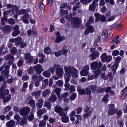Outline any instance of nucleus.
I'll return each mask as SVG.
<instances>
[{
    "instance_id": "f257e3e1",
    "label": "nucleus",
    "mask_w": 127,
    "mask_h": 127,
    "mask_svg": "<svg viewBox=\"0 0 127 127\" xmlns=\"http://www.w3.org/2000/svg\"><path fill=\"white\" fill-rule=\"evenodd\" d=\"M65 74L64 77L67 81L70 80V78L71 76L76 78L78 77L77 73L79 72V71L73 66H65L64 67Z\"/></svg>"
},
{
    "instance_id": "f03ea898",
    "label": "nucleus",
    "mask_w": 127,
    "mask_h": 127,
    "mask_svg": "<svg viewBox=\"0 0 127 127\" xmlns=\"http://www.w3.org/2000/svg\"><path fill=\"white\" fill-rule=\"evenodd\" d=\"M6 85L5 84L0 89V98L3 99V102L5 103L9 102L11 98V94L9 93V91L8 89H5Z\"/></svg>"
},
{
    "instance_id": "7ed1b4c3",
    "label": "nucleus",
    "mask_w": 127,
    "mask_h": 127,
    "mask_svg": "<svg viewBox=\"0 0 127 127\" xmlns=\"http://www.w3.org/2000/svg\"><path fill=\"white\" fill-rule=\"evenodd\" d=\"M102 65L100 62L98 63L97 61H95L91 64L90 67L91 69L93 70H99Z\"/></svg>"
},
{
    "instance_id": "20e7f679",
    "label": "nucleus",
    "mask_w": 127,
    "mask_h": 127,
    "mask_svg": "<svg viewBox=\"0 0 127 127\" xmlns=\"http://www.w3.org/2000/svg\"><path fill=\"white\" fill-rule=\"evenodd\" d=\"M81 22L80 19L78 18L74 17L72 20V25L73 27L76 28L80 25Z\"/></svg>"
},
{
    "instance_id": "39448f33",
    "label": "nucleus",
    "mask_w": 127,
    "mask_h": 127,
    "mask_svg": "<svg viewBox=\"0 0 127 127\" xmlns=\"http://www.w3.org/2000/svg\"><path fill=\"white\" fill-rule=\"evenodd\" d=\"M30 111V108L28 107L22 108L19 111L20 114L22 116H27L28 114Z\"/></svg>"
},
{
    "instance_id": "423d86ee",
    "label": "nucleus",
    "mask_w": 127,
    "mask_h": 127,
    "mask_svg": "<svg viewBox=\"0 0 127 127\" xmlns=\"http://www.w3.org/2000/svg\"><path fill=\"white\" fill-rule=\"evenodd\" d=\"M105 73H103L101 74V78L104 80H106L108 79V77L109 78V80L111 81H112L113 79V77L112 76V73L111 72H109L108 74L105 75Z\"/></svg>"
},
{
    "instance_id": "0eeeda50",
    "label": "nucleus",
    "mask_w": 127,
    "mask_h": 127,
    "mask_svg": "<svg viewBox=\"0 0 127 127\" xmlns=\"http://www.w3.org/2000/svg\"><path fill=\"white\" fill-rule=\"evenodd\" d=\"M56 73L57 77L59 78L62 77L64 74V69L63 67H59L56 69Z\"/></svg>"
},
{
    "instance_id": "6e6552de",
    "label": "nucleus",
    "mask_w": 127,
    "mask_h": 127,
    "mask_svg": "<svg viewBox=\"0 0 127 127\" xmlns=\"http://www.w3.org/2000/svg\"><path fill=\"white\" fill-rule=\"evenodd\" d=\"M89 67V65H87L84 66L82 69L81 70L80 73L82 76H86L88 73Z\"/></svg>"
},
{
    "instance_id": "1a4fd4ad",
    "label": "nucleus",
    "mask_w": 127,
    "mask_h": 127,
    "mask_svg": "<svg viewBox=\"0 0 127 127\" xmlns=\"http://www.w3.org/2000/svg\"><path fill=\"white\" fill-rule=\"evenodd\" d=\"M19 26L17 25H16L13 29V31L12 33L13 36L16 37L19 35L20 33V31L19 30Z\"/></svg>"
},
{
    "instance_id": "9d476101",
    "label": "nucleus",
    "mask_w": 127,
    "mask_h": 127,
    "mask_svg": "<svg viewBox=\"0 0 127 127\" xmlns=\"http://www.w3.org/2000/svg\"><path fill=\"white\" fill-rule=\"evenodd\" d=\"M25 60L27 62L30 63L32 62L33 58L32 56L31 55L30 53H27L25 54Z\"/></svg>"
},
{
    "instance_id": "9b49d317",
    "label": "nucleus",
    "mask_w": 127,
    "mask_h": 127,
    "mask_svg": "<svg viewBox=\"0 0 127 127\" xmlns=\"http://www.w3.org/2000/svg\"><path fill=\"white\" fill-rule=\"evenodd\" d=\"M34 70L37 72L36 74L41 73L43 70L42 66L40 64H37L33 67Z\"/></svg>"
},
{
    "instance_id": "f8f14e48",
    "label": "nucleus",
    "mask_w": 127,
    "mask_h": 127,
    "mask_svg": "<svg viewBox=\"0 0 127 127\" xmlns=\"http://www.w3.org/2000/svg\"><path fill=\"white\" fill-rule=\"evenodd\" d=\"M55 111L58 113L60 116L62 115V114L64 113V110L61 106L58 105H56L54 108Z\"/></svg>"
},
{
    "instance_id": "ddd939ff",
    "label": "nucleus",
    "mask_w": 127,
    "mask_h": 127,
    "mask_svg": "<svg viewBox=\"0 0 127 127\" xmlns=\"http://www.w3.org/2000/svg\"><path fill=\"white\" fill-rule=\"evenodd\" d=\"M60 116H62L61 120L63 122L65 123L68 122L69 120V118L68 116L66 115V114L64 113Z\"/></svg>"
},
{
    "instance_id": "4468645a",
    "label": "nucleus",
    "mask_w": 127,
    "mask_h": 127,
    "mask_svg": "<svg viewBox=\"0 0 127 127\" xmlns=\"http://www.w3.org/2000/svg\"><path fill=\"white\" fill-rule=\"evenodd\" d=\"M5 58L6 60H9L8 63L10 64H12L13 62L14 59V56L10 55H6L5 56Z\"/></svg>"
},
{
    "instance_id": "2eb2a0df",
    "label": "nucleus",
    "mask_w": 127,
    "mask_h": 127,
    "mask_svg": "<svg viewBox=\"0 0 127 127\" xmlns=\"http://www.w3.org/2000/svg\"><path fill=\"white\" fill-rule=\"evenodd\" d=\"M30 17V16L29 15L27 14H26L21 17V19L24 23L28 24L29 23V22L27 19Z\"/></svg>"
},
{
    "instance_id": "dca6fc26",
    "label": "nucleus",
    "mask_w": 127,
    "mask_h": 127,
    "mask_svg": "<svg viewBox=\"0 0 127 127\" xmlns=\"http://www.w3.org/2000/svg\"><path fill=\"white\" fill-rule=\"evenodd\" d=\"M35 8L38 11H41L42 10H44L45 9V6L42 2H40L39 5H36Z\"/></svg>"
},
{
    "instance_id": "f3484780",
    "label": "nucleus",
    "mask_w": 127,
    "mask_h": 127,
    "mask_svg": "<svg viewBox=\"0 0 127 127\" xmlns=\"http://www.w3.org/2000/svg\"><path fill=\"white\" fill-rule=\"evenodd\" d=\"M15 123V122L11 120L6 123V125L7 127H14Z\"/></svg>"
},
{
    "instance_id": "a211bd4d",
    "label": "nucleus",
    "mask_w": 127,
    "mask_h": 127,
    "mask_svg": "<svg viewBox=\"0 0 127 127\" xmlns=\"http://www.w3.org/2000/svg\"><path fill=\"white\" fill-rule=\"evenodd\" d=\"M99 52L97 51H95L90 55V57L92 60H94L96 58L99 56Z\"/></svg>"
},
{
    "instance_id": "6ab92c4d",
    "label": "nucleus",
    "mask_w": 127,
    "mask_h": 127,
    "mask_svg": "<svg viewBox=\"0 0 127 127\" xmlns=\"http://www.w3.org/2000/svg\"><path fill=\"white\" fill-rule=\"evenodd\" d=\"M60 67V66L56 64H54L53 66L50 67L48 69V70L50 71L52 73H53L55 70V69H56Z\"/></svg>"
},
{
    "instance_id": "aec40b11",
    "label": "nucleus",
    "mask_w": 127,
    "mask_h": 127,
    "mask_svg": "<svg viewBox=\"0 0 127 127\" xmlns=\"http://www.w3.org/2000/svg\"><path fill=\"white\" fill-rule=\"evenodd\" d=\"M12 28V27L11 26L7 25L3 27L2 28V30L4 31L9 32L11 31Z\"/></svg>"
},
{
    "instance_id": "412c9836",
    "label": "nucleus",
    "mask_w": 127,
    "mask_h": 127,
    "mask_svg": "<svg viewBox=\"0 0 127 127\" xmlns=\"http://www.w3.org/2000/svg\"><path fill=\"white\" fill-rule=\"evenodd\" d=\"M46 110L45 109L43 108L42 109H40L37 111V115L39 116H41L43 114L46 113Z\"/></svg>"
},
{
    "instance_id": "4be33fe9",
    "label": "nucleus",
    "mask_w": 127,
    "mask_h": 127,
    "mask_svg": "<svg viewBox=\"0 0 127 127\" xmlns=\"http://www.w3.org/2000/svg\"><path fill=\"white\" fill-rule=\"evenodd\" d=\"M51 92L50 90L46 89L44 90L42 93V96L43 97H45L47 95H49L51 93Z\"/></svg>"
},
{
    "instance_id": "5701e85b",
    "label": "nucleus",
    "mask_w": 127,
    "mask_h": 127,
    "mask_svg": "<svg viewBox=\"0 0 127 127\" xmlns=\"http://www.w3.org/2000/svg\"><path fill=\"white\" fill-rule=\"evenodd\" d=\"M28 103L30 104V106L33 108H35V101L32 99H30L28 102Z\"/></svg>"
},
{
    "instance_id": "b1692460",
    "label": "nucleus",
    "mask_w": 127,
    "mask_h": 127,
    "mask_svg": "<svg viewBox=\"0 0 127 127\" xmlns=\"http://www.w3.org/2000/svg\"><path fill=\"white\" fill-rule=\"evenodd\" d=\"M65 39L64 37L60 36H57L55 42L57 43H59L61 41Z\"/></svg>"
},
{
    "instance_id": "393cba45",
    "label": "nucleus",
    "mask_w": 127,
    "mask_h": 127,
    "mask_svg": "<svg viewBox=\"0 0 127 127\" xmlns=\"http://www.w3.org/2000/svg\"><path fill=\"white\" fill-rule=\"evenodd\" d=\"M41 90H39L36 92H33L32 93V95L35 96V98L39 96L41 92Z\"/></svg>"
},
{
    "instance_id": "a878e982",
    "label": "nucleus",
    "mask_w": 127,
    "mask_h": 127,
    "mask_svg": "<svg viewBox=\"0 0 127 127\" xmlns=\"http://www.w3.org/2000/svg\"><path fill=\"white\" fill-rule=\"evenodd\" d=\"M61 89L59 88H57L54 89L53 91L58 96H59L61 92Z\"/></svg>"
},
{
    "instance_id": "bb28decb",
    "label": "nucleus",
    "mask_w": 127,
    "mask_h": 127,
    "mask_svg": "<svg viewBox=\"0 0 127 127\" xmlns=\"http://www.w3.org/2000/svg\"><path fill=\"white\" fill-rule=\"evenodd\" d=\"M78 91L80 95L84 94L85 93V91L83 89H81L80 87H78Z\"/></svg>"
},
{
    "instance_id": "cd10ccee",
    "label": "nucleus",
    "mask_w": 127,
    "mask_h": 127,
    "mask_svg": "<svg viewBox=\"0 0 127 127\" xmlns=\"http://www.w3.org/2000/svg\"><path fill=\"white\" fill-rule=\"evenodd\" d=\"M43 106L44 107H47V109L49 110L51 109V105L49 101H46L44 104Z\"/></svg>"
},
{
    "instance_id": "c85d7f7f",
    "label": "nucleus",
    "mask_w": 127,
    "mask_h": 127,
    "mask_svg": "<svg viewBox=\"0 0 127 127\" xmlns=\"http://www.w3.org/2000/svg\"><path fill=\"white\" fill-rule=\"evenodd\" d=\"M27 12L26 10L25 9H21L18 10L16 12V14L17 15L23 14Z\"/></svg>"
},
{
    "instance_id": "c756f323",
    "label": "nucleus",
    "mask_w": 127,
    "mask_h": 127,
    "mask_svg": "<svg viewBox=\"0 0 127 127\" xmlns=\"http://www.w3.org/2000/svg\"><path fill=\"white\" fill-rule=\"evenodd\" d=\"M43 75L45 77L49 78L51 76L50 72L48 71H45L42 73Z\"/></svg>"
},
{
    "instance_id": "7c9ffc66",
    "label": "nucleus",
    "mask_w": 127,
    "mask_h": 127,
    "mask_svg": "<svg viewBox=\"0 0 127 127\" xmlns=\"http://www.w3.org/2000/svg\"><path fill=\"white\" fill-rule=\"evenodd\" d=\"M118 63L117 62H115L112 66V71L114 73H115L118 67Z\"/></svg>"
},
{
    "instance_id": "2f4dec72",
    "label": "nucleus",
    "mask_w": 127,
    "mask_h": 127,
    "mask_svg": "<svg viewBox=\"0 0 127 127\" xmlns=\"http://www.w3.org/2000/svg\"><path fill=\"white\" fill-rule=\"evenodd\" d=\"M107 56L106 53H104L101 55L100 57L102 62H105Z\"/></svg>"
},
{
    "instance_id": "473e14b6",
    "label": "nucleus",
    "mask_w": 127,
    "mask_h": 127,
    "mask_svg": "<svg viewBox=\"0 0 127 127\" xmlns=\"http://www.w3.org/2000/svg\"><path fill=\"white\" fill-rule=\"evenodd\" d=\"M68 13L67 10H64L63 9H61L60 11V14L61 15H64L67 14Z\"/></svg>"
},
{
    "instance_id": "72a5a7b5",
    "label": "nucleus",
    "mask_w": 127,
    "mask_h": 127,
    "mask_svg": "<svg viewBox=\"0 0 127 127\" xmlns=\"http://www.w3.org/2000/svg\"><path fill=\"white\" fill-rule=\"evenodd\" d=\"M44 53L46 54H49L50 53L51 49L49 47H46L44 49Z\"/></svg>"
},
{
    "instance_id": "f704fd0d",
    "label": "nucleus",
    "mask_w": 127,
    "mask_h": 127,
    "mask_svg": "<svg viewBox=\"0 0 127 127\" xmlns=\"http://www.w3.org/2000/svg\"><path fill=\"white\" fill-rule=\"evenodd\" d=\"M57 99V97L54 95H52L50 99V100L52 102L56 101Z\"/></svg>"
},
{
    "instance_id": "c9c22d12",
    "label": "nucleus",
    "mask_w": 127,
    "mask_h": 127,
    "mask_svg": "<svg viewBox=\"0 0 127 127\" xmlns=\"http://www.w3.org/2000/svg\"><path fill=\"white\" fill-rule=\"evenodd\" d=\"M28 86V83L27 82H25L23 84V88H22V91L23 92H25L26 91V89Z\"/></svg>"
},
{
    "instance_id": "e433bc0d",
    "label": "nucleus",
    "mask_w": 127,
    "mask_h": 127,
    "mask_svg": "<svg viewBox=\"0 0 127 127\" xmlns=\"http://www.w3.org/2000/svg\"><path fill=\"white\" fill-rule=\"evenodd\" d=\"M96 7V6L92 3L91 4H90L89 6V10L92 11L94 12Z\"/></svg>"
},
{
    "instance_id": "4c0bfd02",
    "label": "nucleus",
    "mask_w": 127,
    "mask_h": 127,
    "mask_svg": "<svg viewBox=\"0 0 127 127\" xmlns=\"http://www.w3.org/2000/svg\"><path fill=\"white\" fill-rule=\"evenodd\" d=\"M4 111L3 113L4 114H6L11 109V108L9 105H8L4 108Z\"/></svg>"
},
{
    "instance_id": "58836bf2",
    "label": "nucleus",
    "mask_w": 127,
    "mask_h": 127,
    "mask_svg": "<svg viewBox=\"0 0 127 127\" xmlns=\"http://www.w3.org/2000/svg\"><path fill=\"white\" fill-rule=\"evenodd\" d=\"M116 111V110H109L108 111V113L109 115H112L115 114Z\"/></svg>"
},
{
    "instance_id": "ea45409f",
    "label": "nucleus",
    "mask_w": 127,
    "mask_h": 127,
    "mask_svg": "<svg viewBox=\"0 0 127 127\" xmlns=\"http://www.w3.org/2000/svg\"><path fill=\"white\" fill-rule=\"evenodd\" d=\"M119 36V35H117L113 39V41H114V42L116 44H118L120 42V40L118 39Z\"/></svg>"
},
{
    "instance_id": "a19ab883",
    "label": "nucleus",
    "mask_w": 127,
    "mask_h": 127,
    "mask_svg": "<svg viewBox=\"0 0 127 127\" xmlns=\"http://www.w3.org/2000/svg\"><path fill=\"white\" fill-rule=\"evenodd\" d=\"M57 85L59 87H61L63 84V82L62 80H59L56 82Z\"/></svg>"
},
{
    "instance_id": "79ce46f5",
    "label": "nucleus",
    "mask_w": 127,
    "mask_h": 127,
    "mask_svg": "<svg viewBox=\"0 0 127 127\" xmlns=\"http://www.w3.org/2000/svg\"><path fill=\"white\" fill-rule=\"evenodd\" d=\"M96 88V86L95 85H92L90 86V88L92 90V92L93 93L95 92Z\"/></svg>"
},
{
    "instance_id": "37998d69",
    "label": "nucleus",
    "mask_w": 127,
    "mask_h": 127,
    "mask_svg": "<svg viewBox=\"0 0 127 127\" xmlns=\"http://www.w3.org/2000/svg\"><path fill=\"white\" fill-rule=\"evenodd\" d=\"M46 124V121L44 120L40 121L39 124V126L40 127H44Z\"/></svg>"
},
{
    "instance_id": "c03bdc74",
    "label": "nucleus",
    "mask_w": 127,
    "mask_h": 127,
    "mask_svg": "<svg viewBox=\"0 0 127 127\" xmlns=\"http://www.w3.org/2000/svg\"><path fill=\"white\" fill-rule=\"evenodd\" d=\"M64 79L65 80V83L64 84V86L65 88V89L66 90H68L69 87V84L68 83V82L69 81H67L65 79Z\"/></svg>"
},
{
    "instance_id": "a18cd8bd",
    "label": "nucleus",
    "mask_w": 127,
    "mask_h": 127,
    "mask_svg": "<svg viewBox=\"0 0 127 127\" xmlns=\"http://www.w3.org/2000/svg\"><path fill=\"white\" fill-rule=\"evenodd\" d=\"M27 72L28 74H32L33 73V71L32 67H29L27 70Z\"/></svg>"
},
{
    "instance_id": "49530a36",
    "label": "nucleus",
    "mask_w": 127,
    "mask_h": 127,
    "mask_svg": "<svg viewBox=\"0 0 127 127\" xmlns=\"http://www.w3.org/2000/svg\"><path fill=\"white\" fill-rule=\"evenodd\" d=\"M32 35L35 37L37 36V32L34 27H33L32 29Z\"/></svg>"
},
{
    "instance_id": "de8ad7c7",
    "label": "nucleus",
    "mask_w": 127,
    "mask_h": 127,
    "mask_svg": "<svg viewBox=\"0 0 127 127\" xmlns=\"http://www.w3.org/2000/svg\"><path fill=\"white\" fill-rule=\"evenodd\" d=\"M76 95L75 93H74L71 95L70 96V99L72 101L74 100L76 97Z\"/></svg>"
},
{
    "instance_id": "09e8293b",
    "label": "nucleus",
    "mask_w": 127,
    "mask_h": 127,
    "mask_svg": "<svg viewBox=\"0 0 127 127\" xmlns=\"http://www.w3.org/2000/svg\"><path fill=\"white\" fill-rule=\"evenodd\" d=\"M106 20V18L104 15H102L100 16V19L101 21L102 22H105Z\"/></svg>"
},
{
    "instance_id": "8fccbe9b",
    "label": "nucleus",
    "mask_w": 127,
    "mask_h": 127,
    "mask_svg": "<svg viewBox=\"0 0 127 127\" xmlns=\"http://www.w3.org/2000/svg\"><path fill=\"white\" fill-rule=\"evenodd\" d=\"M92 0H80V1L83 3L86 4L87 3H89L91 2Z\"/></svg>"
},
{
    "instance_id": "3c124183",
    "label": "nucleus",
    "mask_w": 127,
    "mask_h": 127,
    "mask_svg": "<svg viewBox=\"0 0 127 127\" xmlns=\"http://www.w3.org/2000/svg\"><path fill=\"white\" fill-rule=\"evenodd\" d=\"M87 30L90 32H93L94 31L93 27L91 26H89L87 27Z\"/></svg>"
},
{
    "instance_id": "603ef678",
    "label": "nucleus",
    "mask_w": 127,
    "mask_h": 127,
    "mask_svg": "<svg viewBox=\"0 0 127 127\" xmlns=\"http://www.w3.org/2000/svg\"><path fill=\"white\" fill-rule=\"evenodd\" d=\"M108 97L109 95L108 94L106 95L102 99L103 101L105 102H108Z\"/></svg>"
},
{
    "instance_id": "864d4df0",
    "label": "nucleus",
    "mask_w": 127,
    "mask_h": 127,
    "mask_svg": "<svg viewBox=\"0 0 127 127\" xmlns=\"http://www.w3.org/2000/svg\"><path fill=\"white\" fill-rule=\"evenodd\" d=\"M22 79L23 80L26 81L29 79V77L28 75H25L22 76Z\"/></svg>"
},
{
    "instance_id": "5fc2aeb1",
    "label": "nucleus",
    "mask_w": 127,
    "mask_h": 127,
    "mask_svg": "<svg viewBox=\"0 0 127 127\" xmlns=\"http://www.w3.org/2000/svg\"><path fill=\"white\" fill-rule=\"evenodd\" d=\"M8 22L10 24L14 25L15 23V21L12 18H11L8 20Z\"/></svg>"
},
{
    "instance_id": "6e6d98bb",
    "label": "nucleus",
    "mask_w": 127,
    "mask_h": 127,
    "mask_svg": "<svg viewBox=\"0 0 127 127\" xmlns=\"http://www.w3.org/2000/svg\"><path fill=\"white\" fill-rule=\"evenodd\" d=\"M9 69H5L3 70L2 72V74L4 75H7L9 73Z\"/></svg>"
},
{
    "instance_id": "4d7b16f0",
    "label": "nucleus",
    "mask_w": 127,
    "mask_h": 127,
    "mask_svg": "<svg viewBox=\"0 0 127 127\" xmlns=\"http://www.w3.org/2000/svg\"><path fill=\"white\" fill-rule=\"evenodd\" d=\"M95 15L96 17V21H98L99 20L100 17V16L99 14L97 13H95Z\"/></svg>"
},
{
    "instance_id": "13d9d810",
    "label": "nucleus",
    "mask_w": 127,
    "mask_h": 127,
    "mask_svg": "<svg viewBox=\"0 0 127 127\" xmlns=\"http://www.w3.org/2000/svg\"><path fill=\"white\" fill-rule=\"evenodd\" d=\"M92 111L91 110L89 111V112L86 113L85 114L83 115L84 118H87L88 117L89 115L90 114H91Z\"/></svg>"
},
{
    "instance_id": "bf43d9fd",
    "label": "nucleus",
    "mask_w": 127,
    "mask_h": 127,
    "mask_svg": "<svg viewBox=\"0 0 127 127\" xmlns=\"http://www.w3.org/2000/svg\"><path fill=\"white\" fill-rule=\"evenodd\" d=\"M86 94L87 95H90L91 93V89L89 88L86 89Z\"/></svg>"
},
{
    "instance_id": "052dcab7",
    "label": "nucleus",
    "mask_w": 127,
    "mask_h": 127,
    "mask_svg": "<svg viewBox=\"0 0 127 127\" xmlns=\"http://www.w3.org/2000/svg\"><path fill=\"white\" fill-rule=\"evenodd\" d=\"M17 50L16 47H14L11 50V53L13 55L15 54L17 52Z\"/></svg>"
},
{
    "instance_id": "680f3d73",
    "label": "nucleus",
    "mask_w": 127,
    "mask_h": 127,
    "mask_svg": "<svg viewBox=\"0 0 127 127\" xmlns=\"http://www.w3.org/2000/svg\"><path fill=\"white\" fill-rule=\"evenodd\" d=\"M122 95L121 96V98L122 99H124L125 98L127 94V92H125L124 93H122Z\"/></svg>"
},
{
    "instance_id": "e2e57ef3",
    "label": "nucleus",
    "mask_w": 127,
    "mask_h": 127,
    "mask_svg": "<svg viewBox=\"0 0 127 127\" xmlns=\"http://www.w3.org/2000/svg\"><path fill=\"white\" fill-rule=\"evenodd\" d=\"M115 17L114 16H112L108 18L107 20L108 22L112 21L115 19Z\"/></svg>"
},
{
    "instance_id": "0e129e2a",
    "label": "nucleus",
    "mask_w": 127,
    "mask_h": 127,
    "mask_svg": "<svg viewBox=\"0 0 127 127\" xmlns=\"http://www.w3.org/2000/svg\"><path fill=\"white\" fill-rule=\"evenodd\" d=\"M112 59V57L111 56H108L107 57L105 62H109Z\"/></svg>"
},
{
    "instance_id": "69168bd1",
    "label": "nucleus",
    "mask_w": 127,
    "mask_h": 127,
    "mask_svg": "<svg viewBox=\"0 0 127 127\" xmlns=\"http://www.w3.org/2000/svg\"><path fill=\"white\" fill-rule=\"evenodd\" d=\"M55 56L57 57H58L59 56H60L62 55V52L61 50H59L58 52H55L54 53Z\"/></svg>"
},
{
    "instance_id": "338daca9",
    "label": "nucleus",
    "mask_w": 127,
    "mask_h": 127,
    "mask_svg": "<svg viewBox=\"0 0 127 127\" xmlns=\"http://www.w3.org/2000/svg\"><path fill=\"white\" fill-rule=\"evenodd\" d=\"M14 119H16L18 121H19L20 120V117L18 114H16L14 116Z\"/></svg>"
},
{
    "instance_id": "774afa93",
    "label": "nucleus",
    "mask_w": 127,
    "mask_h": 127,
    "mask_svg": "<svg viewBox=\"0 0 127 127\" xmlns=\"http://www.w3.org/2000/svg\"><path fill=\"white\" fill-rule=\"evenodd\" d=\"M94 73L95 74V76L97 77L100 74V71L99 70H95Z\"/></svg>"
}]
</instances>
